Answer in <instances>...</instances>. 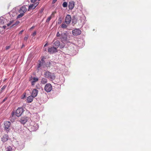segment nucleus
<instances>
[{
  "label": "nucleus",
  "instance_id": "nucleus-32",
  "mask_svg": "<svg viewBox=\"0 0 151 151\" xmlns=\"http://www.w3.org/2000/svg\"><path fill=\"white\" fill-rule=\"evenodd\" d=\"M10 48V46H7L6 47V50H8Z\"/></svg>",
  "mask_w": 151,
  "mask_h": 151
},
{
  "label": "nucleus",
  "instance_id": "nucleus-7",
  "mask_svg": "<svg viewBox=\"0 0 151 151\" xmlns=\"http://www.w3.org/2000/svg\"><path fill=\"white\" fill-rule=\"evenodd\" d=\"M52 88V86L50 83L46 84L44 88L45 90L47 92H50L51 91Z\"/></svg>",
  "mask_w": 151,
  "mask_h": 151
},
{
  "label": "nucleus",
  "instance_id": "nucleus-12",
  "mask_svg": "<svg viewBox=\"0 0 151 151\" xmlns=\"http://www.w3.org/2000/svg\"><path fill=\"white\" fill-rule=\"evenodd\" d=\"M9 136L7 134H4L3 135L1 138L2 142L4 143L8 141Z\"/></svg>",
  "mask_w": 151,
  "mask_h": 151
},
{
  "label": "nucleus",
  "instance_id": "nucleus-24",
  "mask_svg": "<svg viewBox=\"0 0 151 151\" xmlns=\"http://www.w3.org/2000/svg\"><path fill=\"white\" fill-rule=\"evenodd\" d=\"M63 7H66L67 6V3L66 2H64L63 4Z\"/></svg>",
  "mask_w": 151,
  "mask_h": 151
},
{
  "label": "nucleus",
  "instance_id": "nucleus-27",
  "mask_svg": "<svg viewBox=\"0 0 151 151\" xmlns=\"http://www.w3.org/2000/svg\"><path fill=\"white\" fill-rule=\"evenodd\" d=\"M56 36L58 37H60L61 36V34H60L59 32H57Z\"/></svg>",
  "mask_w": 151,
  "mask_h": 151
},
{
  "label": "nucleus",
  "instance_id": "nucleus-35",
  "mask_svg": "<svg viewBox=\"0 0 151 151\" xmlns=\"http://www.w3.org/2000/svg\"><path fill=\"white\" fill-rule=\"evenodd\" d=\"M12 21H10V23H8L7 25L8 26H9L12 23Z\"/></svg>",
  "mask_w": 151,
  "mask_h": 151
},
{
  "label": "nucleus",
  "instance_id": "nucleus-20",
  "mask_svg": "<svg viewBox=\"0 0 151 151\" xmlns=\"http://www.w3.org/2000/svg\"><path fill=\"white\" fill-rule=\"evenodd\" d=\"M41 82L42 84H45L47 83V80L44 78H42Z\"/></svg>",
  "mask_w": 151,
  "mask_h": 151
},
{
  "label": "nucleus",
  "instance_id": "nucleus-18",
  "mask_svg": "<svg viewBox=\"0 0 151 151\" xmlns=\"http://www.w3.org/2000/svg\"><path fill=\"white\" fill-rule=\"evenodd\" d=\"M33 98L34 97L31 95L27 97V102L28 103L31 102L33 101Z\"/></svg>",
  "mask_w": 151,
  "mask_h": 151
},
{
  "label": "nucleus",
  "instance_id": "nucleus-16",
  "mask_svg": "<svg viewBox=\"0 0 151 151\" xmlns=\"http://www.w3.org/2000/svg\"><path fill=\"white\" fill-rule=\"evenodd\" d=\"M38 92L37 90L36 89H33L32 93L31 96L34 97H36L37 95Z\"/></svg>",
  "mask_w": 151,
  "mask_h": 151
},
{
  "label": "nucleus",
  "instance_id": "nucleus-13",
  "mask_svg": "<svg viewBox=\"0 0 151 151\" xmlns=\"http://www.w3.org/2000/svg\"><path fill=\"white\" fill-rule=\"evenodd\" d=\"M74 2L73 1H71L69 2L68 7L69 9L72 10L74 8Z\"/></svg>",
  "mask_w": 151,
  "mask_h": 151
},
{
  "label": "nucleus",
  "instance_id": "nucleus-4",
  "mask_svg": "<svg viewBox=\"0 0 151 151\" xmlns=\"http://www.w3.org/2000/svg\"><path fill=\"white\" fill-rule=\"evenodd\" d=\"M30 119V118L29 117L24 116L22 117L19 120V121L21 124L24 125Z\"/></svg>",
  "mask_w": 151,
  "mask_h": 151
},
{
  "label": "nucleus",
  "instance_id": "nucleus-19",
  "mask_svg": "<svg viewBox=\"0 0 151 151\" xmlns=\"http://www.w3.org/2000/svg\"><path fill=\"white\" fill-rule=\"evenodd\" d=\"M45 64V62H41L40 61L39 62V63L38 64V65L37 67L38 68H40L42 66H44Z\"/></svg>",
  "mask_w": 151,
  "mask_h": 151
},
{
  "label": "nucleus",
  "instance_id": "nucleus-38",
  "mask_svg": "<svg viewBox=\"0 0 151 151\" xmlns=\"http://www.w3.org/2000/svg\"><path fill=\"white\" fill-rule=\"evenodd\" d=\"M7 97L5 98L3 100L2 102H4L5 101L7 100Z\"/></svg>",
  "mask_w": 151,
  "mask_h": 151
},
{
  "label": "nucleus",
  "instance_id": "nucleus-3",
  "mask_svg": "<svg viewBox=\"0 0 151 151\" xmlns=\"http://www.w3.org/2000/svg\"><path fill=\"white\" fill-rule=\"evenodd\" d=\"M67 32H65L62 33H61V36L58 39H60L62 42L63 43H64L67 40Z\"/></svg>",
  "mask_w": 151,
  "mask_h": 151
},
{
  "label": "nucleus",
  "instance_id": "nucleus-25",
  "mask_svg": "<svg viewBox=\"0 0 151 151\" xmlns=\"http://www.w3.org/2000/svg\"><path fill=\"white\" fill-rule=\"evenodd\" d=\"M52 17L51 16L49 17L46 20V22L49 23Z\"/></svg>",
  "mask_w": 151,
  "mask_h": 151
},
{
  "label": "nucleus",
  "instance_id": "nucleus-31",
  "mask_svg": "<svg viewBox=\"0 0 151 151\" xmlns=\"http://www.w3.org/2000/svg\"><path fill=\"white\" fill-rule=\"evenodd\" d=\"M18 22H16V23H15V24H13L12 25V26H11V27H13L15 25H17L18 24Z\"/></svg>",
  "mask_w": 151,
  "mask_h": 151
},
{
  "label": "nucleus",
  "instance_id": "nucleus-30",
  "mask_svg": "<svg viewBox=\"0 0 151 151\" xmlns=\"http://www.w3.org/2000/svg\"><path fill=\"white\" fill-rule=\"evenodd\" d=\"M0 27H1L2 28V31H3V30L4 29H5L6 27V26L5 25H4V26L3 25L2 26H1Z\"/></svg>",
  "mask_w": 151,
  "mask_h": 151
},
{
  "label": "nucleus",
  "instance_id": "nucleus-46",
  "mask_svg": "<svg viewBox=\"0 0 151 151\" xmlns=\"http://www.w3.org/2000/svg\"><path fill=\"white\" fill-rule=\"evenodd\" d=\"M61 21H60V22H59V23H61Z\"/></svg>",
  "mask_w": 151,
  "mask_h": 151
},
{
  "label": "nucleus",
  "instance_id": "nucleus-39",
  "mask_svg": "<svg viewBox=\"0 0 151 151\" xmlns=\"http://www.w3.org/2000/svg\"><path fill=\"white\" fill-rule=\"evenodd\" d=\"M45 59V58L44 57H43L41 59V62H45V61H44V59Z\"/></svg>",
  "mask_w": 151,
  "mask_h": 151
},
{
  "label": "nucleus",
  "instance_id": "nucleus-36",
  "mask_svg": "<svg viewBox=\"0 0 151 151\" xmlns=\"http://www.w3.org/2000/svg\"><path fill=\"white\" fill-rule=\"evenodd\" d=\"M57 0H53L52 4H55L57 1Z\"/></svg>",
  "mask_w": 151,
  "mask_h": 151
},
{
  "label": "nucleus",
  "instance_id": "nucleus-47",
  "mask_svg": "<svg viewBox=\"0 0 151 151\" xmlns=\"http://www.w3.org/2000/svg\"><path fill=\"white\" fill-rule=\"evenodd\" d=\"M61 21H60V22H59V23H61Z\"/></svg>",
  "mask_w": 151,
  "mask_h": 151
},
{
  "label": "nucleus",
  "instance_id": "nucleus-37",
  "mask_svg": "<svg viewBox=\"0 0 151 151\" xmlns=\"http://www.w3.org/2000/svg\"><path fill=\"white\" fill-rule=\"evenodd\" d=\"M37 1V0H31V2L33 3H35Z\"/></svg>",
  "mask_w": 151,
  "mask_h": 151
},
{
  "label": "nucleus",
  "instance_id": "nucleus-14",
  "mask_svg": "<svg viewBox=\"0 0 151 151\" xmlns=\"http://www.w3.org/2000/svg\"><path fill=\"white\" fill-rule=\"evenodd\" d=\"M11 125V122H10L6 121L4 123V129H7L10 127Z\"/></svg>",
  "mask_w": 151,
  "mask_h": 151
},
{
  "label": "nucleus",
  "instance_id": "nucleus-45",
  "mask_svg": "<svg viewBox=\"0 0 151 151\" xmlns=\"http://www.w3.org/2000/svg\"><path fill=\"white\" fill-rule=\"evenodd\" d=\"M24 44H23L22 45V48L23 47H24Z\"/></svg>",
  "mask_w": 151,
  "mask_h": 151
},
{
  "label": "nucleus",
  "instance_id": "nucleus-15",
  "mask_svg": "<svg viewBox=\"0 0 151 151\" xmlns=\"http://www.w3.org/2000/svg\"><path fill=\"white\" fill-rule=\"evenodd\" d=\"M38 4V3H37V2L35 3H34L31 4L29 6V10L35 9L37 6Z\"/></svg>",
  "mask_w": 151,
  "mask_h": 151
},
{
  "label": "nucleus",
  "instance_id": "nucleus-11",
  "mask_svg": "<svg viewBox=\"0 0 151 151\" xmlns=\"http://www.w3.org/2000/svg\"><path fill=\"white\" fill-rule=\"evenodd\" d=\"M16 114L14 111H12L10 116L9 118L10 120L12 122H13L16 119Z\"/></svg>",
  "mask_w": 151,
  "mask_h": 151
},
{
  "label": "nucleus",
  "instance_id": "nucleus-23",
  "mask_svg": "<svg viewBox=\"0 0 151 151\" xmlns=\"http://www.w3.org/2000/svg\"><path fill=\"white\" fill-rule=\"evenodd\" d=\"M6 151H12V149L11 146H8L6 148Z\"/></svg>",
  "mask_w": 151,
  "mask_h": 151
},
{
  "label": "nucleus",
  "instance_id": "nucleus-42",
  "mask_svg": "<svg viewBox=\"0 0 151 151\" xmlns=\"http://www.w3.org/2000/svg\"><path fill=\"white\" fill-rule=\"evenodd\" d=\"M24 145L23 144H22L21 145V147H20V148H23L24 147Z\"/></svg>",
  "mask_w": 151,
  "mask_h": 151
},
{
  "label": "nucleus",
  "instance_id": "nucleus-26",
  "mask_svg": "<svg viewBox=\"0 0 151 151\" xmlns=\"http://www.w3.org/2000/svg\"><path fill=\"white\" fill-rule=\"evenodd\" d=\"M32 80L35 82H36L38 80V78H37L34 77L32 78Z\"/></svg>",
  "mask_w": 151,
  "mask_h": 151
},
{
  "label": "nucleus",
  "instance_id": "nucleus-10",
  "mask_svg": "<svg viewBox=\"0 0 151 151\" xmlns=\"http://www.w3.org/2000/svg\"><path fill=\"white\" fill-rule=\"evenodd\" d=\"M71 20V16L69 14H68L65 17V22L66 24H69L70 23Z\"/></svg>",
  "mask_w": 151,
  "mask_h": 151
},
{
  "label": "nucleus",
  "instance_id": "nucleus-33",
  "mask_svg": "<svg viewBox=\"0 0 151 151\" xmlns=\"http://www.w3.org/2000/svg\"><path fill=\"white\" fill-rule=\"evenodd\" d=\"M76 19H72V23H74V24H76Z\"/></svg>",
  "mask_w": 151,
  "mask_h": 151
},
{
  "label": "nucleus",
  "instance_id": "nucleus-44",
  "mask_svg": "<svg viewBox=\"0 0 151 151\" xmlns=\"http://www.w3.org/2000/svg\"><path fill=\"white\" fill-rule=\"evenodd\" d=\"M47 45V43L44 46V47L46 46Z\"/></svg>",
  "mask_w": 151,
  "mask_h": 151
},
{
  "label": "nucleus",
  "instance_id": "nucleus-21",
  "mask_svg": "<svg viewBox=\"0 0 151 151\" xmlns=\"http://www.w3.org/2000/svg\"><path fill=\"white\" fill-rule=\"evenodd\" d=\"M61 27L65 29L67 27V25H66L65 23H64L62 24Z\"/></svg>",
  "mask_w": 151,
  "mask_h": 151
},
{
  "label": "nucleus",
  "instance_id": "nucleus-22",
  "mask_svg": "<svg viewBox=\"0 0 151 151\" xmlns=\"http://www.w3.org/2000/svg\"><path fill=\"white\" fill-rule=\"evenodd\" d=\"M6 85H4L1 88L0 90V91L1 92H3L5 88H6Z\"/></svg>",
  "mask_w": 151,
  "mask_h": 151
},
{
  "label": "nucleus",
  "instance_id": "nucleus-43",
  "mask_svg": "<svg viewBox=\"0 0 151 151\" xmlns=\"http://www.w3.org/2000/svg\"><path fill=\"white\" fill-rule=\"evenodd\" d=\"M34 26H32V27L30 28V29H33V28H34Z\"/></svg>",
  "mask_w": 151,
  "mask_h": 151
},
{
  "label": "nucleus",
  "instance_id": "nucleus-1",
  "mask_svg": "<svg viewBox=\"0 0 151 151\" xmlns=\"http://www.w3.org/2000/svg\"><path fill=\"white\" fill-rule=\"evenodd\" d=\"M44 75L46 78L49 79L51 81L54 80L55 78V76L54 73H51L48 70L46 71Z\"/></svg>",
  "mask_w": 151,
  "mask_h": 151
},
{
  "label": "nucleus",
  "instance_id": "nucleus-40",
  "mask_svg": "<svg viewBox=\"0 0 151 151\" xmlns=\"http://www.w3.org/2000/svg\"><path fill=\"white\" fill-rule=\"evenodd\" d=\"M24 31L23 30H22L20 31L19 33V34H22V32Z\"/></svg>",
  "mask_w": 151,
  "mask_h": 151
},
{
  "label": "nucleus",
  "instance_id": "nucleus-6",
  "mask_svg": "<svg viewBox=\"0 0 151 151\" xmlns=\"http://www.w3.org/2000/svg\"><path fill=\"white\" fill-rule=\"evenodd\" d=\"M39 126L37 123H34L29 126V128L32 131H36L38 128Z\"/></svg>",
  "mask_w": 151,
  "mask_h": 151
},
{
  "label": "nucleus",
  "instance_id": "nucleus-28",
  "mask_svg": "<svg viewBox=\"0 0 151 151\" xmlns=\"http://www.w3.org/2000/svg\"><path fill=\"white\" fill-rule=\"evenodd\" d=\"M28 37L29 36L28 35H27L26 36H25L24 38V41H27L28 38Z\"/></svg>",
  "mask_w": 151,
  "mask_h": 151
},
{
  "label": "nucleus",
  "instance_id": "nucleus-8",
  "mask_svg": "<svg viewBox=\"0 0 151 151\" xmlns=\"http://www.w3.org/2000/svg\"><path fill=\"white\" fill-rule=\"evenodd\" d=\"M81 31L79 29H76L72 31V34L75 36H77L81 34Z\"/></svg>",
  "mask_w": 151,
  "mask_h": 151
},
{
  "label": "nucleus",
  "instance_id": "nucleus-41",
  "mask_svg": "<svg viewBox=\"0 0 151 151\" xmlns=\"http://www.w3.org/2000/svg\"><path fill=\"white\" fill-rule=\"evenodd\" d=\"M1 32H2V28L1 27H0V33Z\"/></svg>",
  "mask_w": 151,
  "mask_h": 151
},
{
  "label": "nucleus",
  "instance_id": "nucleus-9",
  "mask_svg": "<svg viewBox=\"0 0 151 151\" xmlns=\"http://www.w3.org/2000/svg\"><path fill=\"white\" fill-rule=\"evenodd\" d=\"M48 52L50 53H53L57 52V50L54 47H51L48 48Z\"/></svg>",
  "mask_w": 151,
  "mask_h": 151
},
{
  "label": "nucleus",
  "instance_id": "nucleus-34",
  "mask_svg": "<svg viewBox=\"0 0 151 151\" xmlns=\"http://www.w3.org/2000/svg\"><path fill=\"white\" fill-rule=\"evenodd\" d=\"M35 81H33L32 80V82H31V84H32V86H33L35 85Z\"/></svg>",
  "mask_w": 151,
  "mask_h": 151
},
{
  "label": "nucleus",
  "instance_id": "nucleus-17",
  "mask_svg": "<svg viewBox=\"0 0 151 151\" xmlns=\"http://www.w3.org/2000/svg\"><path fill=\"white\" fill-rule=\"evenodd\" d=\"M60 41L59 40H57L54 43L53 47L57 49L60 46Z\"/></svg>",
  "mask_w": 151,
  "mask_h": 151
},
{
  "label": "nucleus",
  "instance_id": "nucleus-5",
  "mask_svg": "<svg viewBox=\"0 0 151 151\" xmlns=\"http://www.w3.org/2000/svg\"><path fill=\"white\" fill-rule=\"evenodd\" d=\"M24 112V109L23 108H18L16 110L15 113L16 116L17 117H19L21 116L22 114Z\"/></svg>",
  "mask_w": 151,
  "mask_h": 151
},
{
  "label": "nucleus",
  "instance_id": "nucleus-2",
  "mask_svg": "<svg viewBox=\"0 0 151 151\" xmlns=\"http://www.w3.org/2000/svg\"><path fill=\"white\" fill-rule=\"evenodd\" d=\"M27 11V9L25 6H22L19 10V12L20 14L17 16V18L19 19L22 17L24 15V13Z\"/></svg>",
  "mask_w": 151,
  "mask_h": 151
},
{
  "label": "nucleus",
  "instance_id": "nucleus-29",
  "mask_svg": "<svg viewBox=\"0 0 151 151\" xmlns=\"http://www.w3.org/2000/svg\"><path fill=\"white\" fill-rule=\"evenodd\" d=\"M36 34V31H35L34 32H33L32 34V35L33 36V37H34V36Z\"/></svg>",
  "mask_w": 151,
  "mask_h": 151
}]
</instances>
